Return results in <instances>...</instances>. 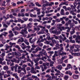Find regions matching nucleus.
I'll return each mask as SVG.
<instances>
[{
  "label": "nucleus",
  "instance_id": "8fccbe9b",
  "mask_svg": "<svg viewBox=\"0 0 80 80\" xmlns=\"http://www.w3.org/2000/svg\"><path fill=\"white\" fill-rule=\"evenodd\" d=\"M60 47L61 48L60 49L61 50H63V44H61L59 45Z\"/></svg>",
  "mask_w": 80,
  "mask_h": 80
},
{
  "label": "nucleus",
  "instance_id": "9d476101",
  "mask_svg": "<svg viewBox=\"0 0 80 80\" xmlns=\"http://www.w3.org/2000/svg\"><path fill=\"white\" fill-rule=\"evenodd\" d=\"M71 8H72V11L73 12H77V9L76 8V7H74L73 6L71 5Z\"/></svg>",
  "mask_w": 80,
  "mask_h": 80
},
{
  "label": "nucleus",
  "instance_id": "09e8293b",
  "mask_svg": "<svg viewBox=\"0 0 80 80\" xmlns=\"http://www.w3.org/2000/svg\"><path fill=\"white\" fill-rule=\"evenodd\" d=\"M33 21L34 22H40V21L37 19H35L33 20Z\"/></svg>",
  "mask_w": 80,
  "mask_h": 80
},
{
  "label": "nucleus",
  "instance_id": "e433bc0d",
  "mask_svg": "<svg viewBox=\"0 0 80 80\" xmlns=\"http://www.w3.org/2000/svg\"><path fill=\"white\" fill-rule=\"evenodd\" d=\"M5 56V52H2V54H1L0 55V57L2 58H3V57H4V56Z\"/></svg>",
  "mask_w": 80,
  "mask_h": 80
},
{
  "label": "nucleus",
  "instance_id": "ddd939ff",
  "mask_svg": "<svg viewBox=\"0 0 80 80\" xmlns=\"http://www.w3.org/2000/svg\"><path fill=\"white\" fill-rule=\"evenodd\" d=\"M45 3L44 4L42 5V7H47V6H48V4L49 2L47 1H45Z\"/></svg>",
  "mask_w": 80,
  "mask_h": 80
},
{
  "label": "nucleus",
  "instance_id": "4468645a",
  "mask_svg": "<svg viewBox=\"0 0 80 80\" xmlns=\"http://www.w3.org/2000/svg\"><path fill=\"white\" fill-rule=\"evenodd\" d=\"M57 68L58 70H61L62 69V66L61 65H58L57 66Z\"/></svg>",
  "mask_w": 80,
  "mask_h": 80
},
{
  "label": "nucleus",
  "instance_id": "4be33fe9",
  "mask_svg": "<svg viewBox=\"0 0 80 80\" xmlns=\"http://www.w3.org/2000/svg\"><path fill=\"white\" fill-rule=\"evenodd\" d=\"M42 50V48H39V47H37L35 49V50L36 51V52H38V50L39 51H40Z\"/></svg>",
  "mask_w": 80,
  "mask_h": 80
},
{
  "label": "nucleus",
  "instance_id": "2eb2a0df",
  "mask_svg": "<svg viewBox=\"0 0 80 80\" xmlns=\"http://www.w3.org/2000/svg\"><path fill=\"white\" fill-rule=\"evenodd\" d=\"M76 42H78V43H79L80 42V37H78L75 39Z\"/></svg>",
  "mask_w": 80,
  "mask_h": 80
},
{
  "label": "nucleus",
  "instance_id": "cd10ccee",
  "mask_svg": "<svg viewBox=\"0 0 80 80\" xmlns=\"http://www.w3.org/2000/svg\"><path fill=\"white\" fill-rule=\"evenodd\" d=\"M11 75H12L13 77H15L16 78H18V76H17V73H16L14 74L12 73Z\"/></svg>",
  "mask_w": 80,
  "mask_h": 80
},
{
  "label": "nucleus",
  "instance_id": "a211bd4d",
  "mask_svg": "<svg viewBox=\"0 0 80 80\" xmlns=\"http://www.w3.org/2000/svg\"><path fill=\"white\" fill-rule=\"evenodd\" d=\"M62 35L63 37V38L62 39V40L63 42H64V41H65V40H67V38L66 37V36H65V35H64V34H62Z\"/></svg>",
  "mask_w": 80,
  "mask_h": 80
},
{
  "label": "nucleus",
  "instance_id": "f03ea898",
  "mask_svg": "<svg viewBox=\"0 0 80 80\" xmlns=\"http://www.w3.org/2000/svg\"><path fill=\"white\" fill-rule=\"evenodd\" d=\"M27 28H24V29H22L21 30V32H20L21 34H28V32L27 31Z\"/></svg>",
  "mask_w": 80,
  "mask_h": 80
},
{
  "label": "nucleus",
  "instance_id": "393cba45",
  "mask_svg": "<svg viewBox=\"0 0 80 80\" xmlns=\"http://www.w3.org/2000/svg\"><path fill=\"white\" fill-rule=\"evenodd\" d=\"M73 12L74 11H73L72 10L70 11V14H72V15H74V16L76 15L77 14H76V13L74 12Z\"/></svg>",
  "mask_w": 80,
  "mask_h": 80
},
{
  "label": "nucleus",
  "instance_id": "aec40b11",
  "mask_svg": "<svg viewBox=\"0 0 80 80\" xmlns=\"http://www.w3.org/2000/svg\"><path fill=\"white\" fill-rule=\"evenodd\" d=\"M58 63L59 64H62V63H63V61L61 60V59H59L58 60Z\"/></svg>",
  "mask_w": 80,
  "mask_h": 80
},
{
  "label": "nucleus",
  "instance_id": "412c9836",
  "mask_svg": "<svg viewBox=\"0 0 80 80\" xmlns=\"http://www.w3.org/2000/svg\"><path fill=\"white\" fill-rule=\"evenodd\" d=\"M27 62H30L31 64L32 65H33V61L31 60V59L30 58L27 59Z\"/></svg>",
  "mask_w": 80,
  "mask_h": 80
},
{
  "label": "nucleus",
  "instance_id": "58836bf2",
  "mask_svg": "<svg viewBox=\"0 0 80 80\" xmlns=\"http://www.w3.org/2000/svg\"><path fill=\"white\" fill-rule=\"evenodd\" d=\"M73 30L72 31H70V33L71 35H73L75 33V28H73Z\"/></svg>",
  "mask_w": 80,
  "mask_h": 80
},
{
  "label": "nucleus",
  "instance_id": "603ef678",
  "mask_svg": "<svg viewBox=\"0 0 80 80\" xmlns=\"http://www.w3.org/2000/svg\"><path fill=\"white\" fill-rule=\"evenodd\" d=\"M44 43L45 44H47V45H49V44H50V42L48 41H46V42H44Z\"/></svg>",
  "mask_w": 80,
  "mask_h": 80
},
{
  "label": "nucleus",
  "instance_id": "680f3d73",
  "mask_svg": "<svg viewBox=\"0 0 80 80\" xmlns=\"http://www.w3.org/2000/svg\"><path fill=\"white\" fill-rule=\"evenodd\" d=\"M32 36V34H28V37H27V38H30L31 36Z\"/></svg>",
  "mask_w": 80,
  "mask_h": 80
},
{
  "label": "nucleus",
  "instance_id": "473e14b6",
  "mask_svg": "<svg viewBox=\"0 0 80 80\" xmlns=\"http://www.w3.org/2000/svg\"><path fill=\"white\" fill-rule=\"evenodd\" d=\"M7 73L8 74H13V72H11V71L8 70L7 71Z\"/></svg>",
  "mask_w": 80,
  "mask_h": 80
},
{
  "label": "nucleus",
  "instance_id": "1a4fd4ad",
  "mask_svg": "<svg viewBox=\"0 0 80 80\" xmlns=\"http://www.w3.org/2000/svg\"><path fill=\"white\" fill-rule=\"evenodd\" d=\"M9 45H10V47H12L13 46H14V47H15V45H16V43L15 42H13L12 43V42H10L9 43Z\"/></svg>",
  "mask_w": 80,
  "mask_h": 80
},
{
  "label": "nucleus",
  "instance_id": "a19ab883",
  "mask_svg": "<svg viewBox=\"0 0 80 80\" xmlns=\"http://www.w3.org/2000/svg\"><path fill=\"white\" fill-rule=\"evenodd\" d=\"M80 53H74L73 56H80Z\"/></svg>",
  "mask_w": 80,
  "mask_h": 80
},
{
  "label": "nucleus",
  "instance_id": "a878e982",
  "mask_svg": "<svg viewBox=\"0 0 80 80\" xmlns=\"http://www.w3.org/2000/svg\"><path fill=\"white\" fill-rule=\"evenodd\" d=\"M62 50H61V49L58 50V54L60 55H61L62 52Z\"/></svg>",
  "mask_w": 80,
  "mask_h": 80
},
{
  "label": "nucleus",
  "instance_id": "c756f323",
  "mask_svg": "<svg viewBox=\"0 0 80 80\" xmlns=\"http://www.w3.org/2000/svg\"><path fill=\"white\" fill-rule=\"evenodd\" d=\"M13 60L14 61V62L17 63H19V60H17L15 58H13Z\"/></svg>",
  "mask_w": 80,
  "mask_h": 80
},
{
  "label": "nucleus",
  "instance_id": "f3484780",
  "mask_svg": "<svg viewBox=\"0 0 80 80\" xmlns=\"http://www.w3.org/2000/svg\"><path fill=\"white\" fill-rule=\"evenodd\" d=\"M24 43L27 45H29V42H28V40L26 38H24Z\"/></svg>",
  "mask_w": 80,
  "mask_h": 80
},
{
  "label": "nucleus",
  "instance_id": "2f4dec72",
  "mask_svg": "<svg viewBox=\"0 0 80 80\" xmlns=\"http://www.w3.org/2000/svg\"><path fill=\"white\" fill-rule=\"evenodd\" d=\"M53 64H54V62L52 61H51L50 64V67H53Z\"/></svg>",
  "mask_w": 80,
  "mask_h": 80
},
{
  "label": "nucleus",
  "instance_id": "bf43d9fd",
  "mask_svg": "<svg viewBox=\"0 0 80 80\" xmlns=\"http://www.w3.org/2000/svg\"><path fill=\"white\" fill-rule=\"evenodd\" d=\"M48 53H49V54H53V53H54V52L53 51H48Z\"/></svg>",
  "mask_w": 80,
  "mask_h": 80
},
{
  "label": "nucleus",
  "instance_id": "13d9d810",
  "mask_svg": "<svg viewBox=\"0 0 80 80\" xmlns=\"http://www.w3.org/2000/svg\"><path fill=\"white\" fill-rule=\"evenodd\" d=\"M72 22L73 23H75V24H78V22L77 21H75V20H73V19H72Z\"/></svg>",
  "mask_w": 80,
  "mask_h": 80
},
{
  "label": "nucleus",
  "instance_id": "79ce46f5",
  "mask_svg": "<svg viewBox=\"0 0 80 80\" xmlns=\"http://www.w3.org/2000/svg\"><path fill=\"white\" fill-rule=\"evenodd\" d=\"M69 52L70 53H71L72 55L73 56V55H74V54L75 53H73V50L71 49V50H69Z\"/></svg>",
  "mask_w": 80,
  "mask_h": 80
},
{
  "label": "nucleus",
  "instance_id": "9b49d317",
  "mask_svg": "<svg viewBox=\"0 0 80 80\" xmlns=\"http://www.w3.org/2000/svg\"><path fill=\"white\" fill-rule=\"evenodd\" d=\"M21 70H23L24 72H22V73L23 75H25V74H27V72L26 70H25V68H21Z\"/></svg>",
  "mask_w": 80,
  "mask_h": 80
},
{
  "label": "nucleus",
  "instance_id": "0e129e2a",
  "mask_svg": "<svg viewBox=\"0 0 80 80\" xmlns=\"http://www.w3.org/2000/svg\"><path fill=\"white\" fill-rule=\"evenodd\" d=\"M13 33L15 34V35H17L18 34V32L16 31H14Z\"/></svg>",
  "mask_w": 80,
  "mask_h": 80
},
{
  "label": "nucleus",
  "instance_id": "5701e85b",
  "mask_svg": "<svg viewBox=\"0 0 80 80\" xmlns=\"http://www.w3.org/2000/svg\"><path fill=\"white\" fill-rule=\"evenodd\" d=\"M52 43H55V44H57V43H59V41H56L55 39H53L52 40Z\"/></svg>",
  "mask_w": 80,
  "mask_h": 80
},
{
  "label": "nucleus",
  "instance_id": "7c9ffc66",
  "mask_svg": "<svg viewBox=\"0 0 80 80\" xmlns=\"http://www.w3.org/2000/svg\"><path fill=\"white\" fill-rule=\"evenodd\" d=\"M69 78V76L67 75H65L64 77V80H67Z\"/></svg>",
  "mask_w": 80,
  "mask_h": 80
},
{
  "label": "nucleus",
  "instance_id": "6ab92c4d",
  "mask_svg": "<svg viewBox=\"0 0 80 80\" xmlns=\"http://www.w3.org/2000/svg\"><path fill=\"white\" fill-rule=\"evenodd\" d=\"M60 14H61V15H65V12H64V9H61V10Z\"/></svg>",
  "mask_w": 80,
  "mask_h": 80
},
{
  "label": "nucleus",
  "instance_id": "69168bd1",
  "mask_svg": "<svg viewBox=\"0 0 80 80\" xmlns=\"http://www.w3.org/2000/svg\"><path fill=\"white\" fill-rule=\"evenodd\" d=\"M22 20H24V21H27L28 20V18H22Z\"/></svg>",
  "mask_w": 80,
  "mask_h": 80
},
{
  "label": "nucleus",
  "instance_id": "0eeeda50",
  "mask_svg": "<svg viewBox=\"0 0 80 80\" xmlns=\"http://www.w3.org/2000/svg\"><path fill=\"white\" fill-rule=\"evenodd\" d=\"M58 28L60 30L61 32L63 31V30H65V27L63 26H62V27H58Z\"/></svg>",
  "mask_w": 80,
  "mask_h": 80
},
{
  "label": "nucleus",
  "instance_id": "6e6d98bb",
  "mask_svg": "<svg viewBox=\"0 0 80 80\" xmlns=\"http://www.w3.org/2000/svg\"><path fill=\"white\" fill-rule=\"evenodd\" d=\"M41 42V40H40V39H39L38 40V41L37 42V44H38L40 43Z\"/></svg>",
  "mask_w": 80,
  "mask_h": 80
},
{
  "label": "nucleus",
  "instance_id": "5fc2aeb1",
  "mask_svg": "<svg viewBox=\"0 0 80 80\" xmlns=\"http://www.w3.org/2000/svg\"><path fill=\"white\" fill-rule=\"evenodd\" d=\"M15 47L16 48H18V49H20V46L18 45H16L15 46Z\"/></svg>",
  "mask_w": 80,
  "mask_h": 80
},
{
  "label": "nucleus",
  "instance_id": "c9c22d12",
  "mask_svg": "<svg viewBox=\"0 0 80 80\" xmlns=\"http://www.w3.org/2000/svg\"><path fill=\"white\" fill-rule=\"evenodd\" d=\"M7 18L6 17H4V19H6V20H7L8 18H9V17H10V15L9 14H7L6 15Z\"/></svg>",
  "mask_w": 80,
  "mask_h": 80
},
{
  "label": "nucleus",
  "instance_id": "338daca9",
  "mask_svg": "<svg viewBox=\"0 0 80 80\" xmlns=\"http://www.w3.org/2000/svg\"><path fill=\"white\" fill-rule=\"evenodd\" d=\"M70 71H67L66 72H65V74L66 75H68L69 73H70Z\"/></svg>",
  "mask_w": 80,
  "mask_h": 80
},
{
  "label": "nucleus",
  "instance_id": "7ed1b4c3",
  "mask_svg": "<svg viewBox=\"0 0 80 80\" xmlns=\"http://www.w3.org/2000/svg\"><path fill=\"white\" fill-rule=\"evenodd\" d=\"M38 60H42V61H43L44 62H46V61L45 60H47V57L46 56H42V58H41L40 57H39Z\"/></svg>",
  "mask_w": 80,
  "mask_h": 80
},
{
  "label": "nucleus",
  "instance_id": "37998d69",
  "mask_svg": "<svg viewBox=\"0 0 80 80\" xmlns=\"http://www.w3.org/2000/svg\"><path fill=\"white\" fill-rule=\"evenodd\" d=\"M53 37H54V38L56 39V40H58L59 38V37L58 36H56L55 35H53Z\"/></svg>",
  "mask_w": 80,
  "mask_h": 80
},
{
  "label": "nucleus",
  "instance_id": "864d4df0",
  "mask_svg": "<svg viewBox=\"0 0 80 80\" xmlns=\"http://www.w3.org/2000/svg\"><path fill=\"white\" fill-rule=\"evenodd\" d=\"M27 27V25L25 24H23L22 25V28H25Z\"/></svg>",
  "mask_w": 80,
  "mask_h": 80
},
{
  "label": "nucleus",
  "instance_id": "052dcab7",
  "mask_svg": "<svg viewBox=\"0 0 80 80\" xmlns=\"http://www.w3.org/2000/svg\"><path fill=\"white\" fill-rule=\"evenodd\" d=\"M28 66H29V67H31V68H33V65H31V64H30V63H28Z\"/></svg>",
  "mask_w": 80,
  "mask_h": 80
},
{
  "label": "nucleus",
  "instance_id": "3c124183",
  "mask_svg": "<svg viewBox=\"0 0 80 80\" xmlns=\"http://www.w3.org/2000/svg\"><path fill=\"white\" fill-rule=\"evenodd\" d=\"M46 6H42V11H45V10H46V7H45Z\"/></svg>",
  "mask_w": 80,
  "mask_h": 80
},
{
  "label": "nucleus",
  "instance_id": "774afa93",
  "mask_svg": "<svg viewBox=\"0 0 80 80\" xmlns=\"http://www.w3.org/2000/svg\"><path fill=\"white\" fill-rule=\"evenodd\" d=\"M54 71L56 72L57 73H60V71L59 70H57V69H55Z\"/></svg>",
  "mask_w": 80,
  "mask_h": 80
},
{
  "label": "nucleus",
  "instance_id": "72a5a7b5",
  "mask_svg": "<svg viewBox=\"0 0 80 80\" xmlns=\"http://www.w3.org/2000/svg\"><path fill=\"white\" fill-rule=\"evenodd\" d=\"M40 68H41L42 72H44V71H45V70L44 69L42 65H40Z\"/></svg>",
  "mask_w": 80,
  "mask_h": 80
},
{
  "label": "nucleus",
  "instance_id": "4d7b16f0",
  "mask_svg": "<svg viewBox=\"0 0 80 80\" xmlns=\"http://www.w3.org/2000/svg\"><path fill=\"white\" fill-rule=\"evenodd\" d=\"M70 68L69 66L68 65H67V67L65 68V70H68V69H70Z\"/></svg>",
  "mask_w": 80,
  "mask_h": 80
},
{
  "label": "nucleus",
  "instance_id": "4c0bfd02",
  "mask_svg": "<svg viewBox=\"0 0 80 80\" xmlns=\"http://www.w3.org/2000/svg\"><path fill=\"white\" fill-rule=\"evenodd\" d=\"M2 35H4V37H6V35H7V34H8V32H5L2 33Z\"/></svg>",
  "mask_w": 80,
  "mask_h": 80
},
{
  "label": "nucleus",
  "instance_id": "20e7f679",
  "mask_svg": "<svg viewBox=\"0 0 80 80\" xmlns=\"http://www.w3.org/2000/svg\"><path fill=\"white\" fill-rule=\"evenodd\" d=\"M8 33H9V34L8 35L9 38H10L11 37H13V36H14V34L12 33V31H9L8 32Z\"/></svg>",
  "mask_w": 80,
  "mask_h": 80
},
{
  "label": "nucleus",
  "instance_id": "c85d7f7f",
  "mask_svg": "<svg viewBox=\"0 0 80 80\" xmlns=\"http://www.w3.org/2000/svg\"><path fill=\"white\" fill-rule=\"evenodd\" d=\"M3 70H8V66H4L3 67Z\"/></svg>",
  "mask_w": 80,
  "mask_h": 80
},
{
  "label": "nucleus",
  "instance_id": "c03bdc74",
  "mask_svg": "<svg viewBox=\"0 0 80 80\" xmlns=\"http://www.w3.org/2000/svg\"><path fill=\"white\" fill-rule=\"evenodd\" d=\"M73 51L75 52H79V51H80V49L79 48L77 49H73Z\"/></svg>",
  "mask_w": 80,
  "mask_h": 80
},
{
  "label": "nucleus",
  "instance_id": "b1692460",
  "mask_svg": "<svg viewBox=\"0 0 80 80\" xmlns=\"http://www.w3.org/2000/svg\"><path fill=\"white\" fill-rule=\"evenodd\" d=\"M39 27L40 28H42V30H43V31H45V27L40 25H39Z\"/></svg>",
  "mask_w": 80,
  "mask_h": 80
},
{
  "label": "nucleus",
  "instance_id": "f704fd0d",
  "mask_svg": "<svg viewBox=\"0 0 80 80\" xmlns=\"http://www.w3.org/2000/svg\"><path fill=\"white\" fill-rule=\"evenodd\" d=\"M35 4L36 6H38V7H42V5L39 4V3L38 2H36Z\"/></svg>",
  "mask_w": 80,
  "mask_h": 80
},
{
  "label": "nucleus",
  "instance_id": "39448f33",
  "mask_svg": "<svg viewBox=\"0 0 80 80\" xmlns=\"http://www.w3.org/2000/svg\"><path fill=\"white\" fill-rule=\"evenodd\" d=\"M52 33H55L56 35H59L61 33V32L60 31L58 32L57 31H52Z\"/></svg>",
  "mask_w": 80,
  "mask_h": 80
},
{
  "label": "nucleus",
  "instance_id": "f8f14e48",
  "mask_svg": "<svg viewBox=\"0 0 80 80\" xmlns=\"http://www.w3.org/2000/svg\"><path fill=\"white\" fill-rule=\"evenodd\" d=\"M21 47L22 49L23 50H25V48H31V47H30V46H29V45L28 46H24V47L22 46H21V45L20 46Z\"/></svg>",
  "mask_w": 80,
  "mask_h": 80
},
{
  "label": "nucleus",
  "instance_id": "f257e3e1",
  "mask_svg": "<svg viewBox=\"0 0 80 80\" xmlns=\"http://www.w3.org/2000/svg\"><path fill=\"white\" fill-rule=\"evenodd\" d=\"M39 54L40 55H42L43 54L44 55H45V56L47 57V58H49V56H48L47 53V52H46V51L44 49H42V51L39 52Z\"/></svg>",
  "mask_w": 80,
  "mask_h": 80
},
{
  "label": "nucleus",
  "instance_id": "e2e57ef3",
  "mask_svg": "<svg viewBox=\"0 0 80 80\" xmlns=\"http://www.w3.org/2000/svg\"><path fill=\"white\" fill-rule=\"evenodd\" d=\"M59 44H56L55 45V47L57 48H60V47H59Z\"/></svg>",
  "mask_w": 80,
  "mask_h": 80
},
{
  "label": "nucleus",
  "instance_id": "de8ad7c7",
  "mask_svg": "<svg viewBox=\"0 0 80 80\" xmlns=\"http://www.w3.org/2000/svg\"><path fill=\"white\" fill-rule=\"evenodd\" d=\"M14 29L16 30H17V31L20 30V28H19L18 27H15L14 28Z\"/></svg>",
  "mask_w": 80,
  "mask_h": 80
},
{
  "label": "nucleus",
  "instance_id": "ea45409f",
  "mask_svg": "<svg viewBox=\"0 0 80 80\" xmlns=\"http://www.w3.org/2000/svg\"><path fill=\"white\" fill-rule=\"evenodd\" d=\"M30 17H37V15H33L32 14H30Z\"/></svg>",
  "mask_w": 80,
  "mask_h": 80
},
{
  "label": "nucleus",
  "instance_id": "dca6fc26",
  "mask_svg": "<svg viewBox=\"0 0 80 80\" xmlns=\"http://www.w3.org/2000/svg\"><path fill=\"white\" fill-rule=\"evenodd\" d=\"M72 78H73L74 79H77L78 78V76L77 75L73 74L72 75Z\"/></svg>",
  "mask_w": 80,
  "mask_h": 80
},
{
  "label": "nucleus",
  "instance_id": "6e6552de",
  "mask_svg": "<svg viewBox=\"0 0 80 80\" xmlns=\"http://www.w3.org/2000/svg\"><path fill=\"white\" fill-rule=\"evenodd\" d=\"M31 73H33L34 74H36L37 73V72L35 71V68H31Z\"/></svg>",
  "mask_w": 80,
  "mask_h": 80
},
{
  "label": "nucleus",
  "instance_id": "423d86ee",
  "mask_svg": "<svg viewBox=\"0 0 80 80\" xmlns=\"http://www.w3.org/2000/svg\"><path fill=\"white\" fill-rule=\"evenodd\" d=\"M32 23L31 22H29L27 25V28H31L32 27Z\"/></svg>",
  "mask_w": 80,
  "mask_h": 80
},
{
  "label": "nucleus",
  "instance_id": "a18cd8bd",
  "mask_svg": "<svg viewBox=\"0 0 80 80\" xmlns=\"http://www.w3.org/2000/svg\"><path fill=\"white\" fill-rule=\"evenodd\" d=\"M65 2H62L60 4H59V7H61V6H62V5H65Z\"/></svg>",
  "mask_w": 80,
  "mask_h": 80
},
{
  "label": "nucleus",
  "instance_id": "49530a36",
  "mask_svg": "<svg viewBox=\"0 0 80 80\" xmlns=\"http://www.w3.org/2000/svg\"><path fill=\"white\" fill-rule=\"evenodd\" d=\"M67 55V53L65 52H64L63 51H62L61 54V55L62 56V55Z\"/></svg>",
  "mask_w": 80,
  "mask_h": 80
},
{
  "label": "nucleus",
  "instance_id": "bb28decb",
  "mask_svg": "<svg viewBox=\"0 0 80 80\" xmlns=\"http://www.w3.org/2000/svg\"><path fill=\"white\" fill-rule=\"evenodd\" d=\"M32 59L33 60V61H34V63H36L37 62H38V61H39V60L38 58H36L34 59V58H33Z\"/></svg>",
  "mask_w": 80,
  "mask_h": 80
}]
</instances>
